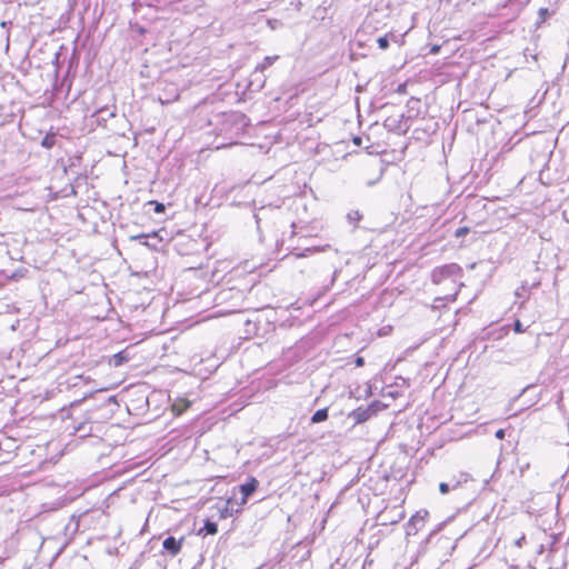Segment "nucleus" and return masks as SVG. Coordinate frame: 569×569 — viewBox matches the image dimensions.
<instances>
[{
	"label": "nucleus",
	"instance_id": "obj_18",
	"mask_svg": "<svg viewBox=\"0 0 569 569\" xmlns=\"http://www.w3.org/2000/svg\"><path fill=\"white\" fill-rule=\"evenodd\" d=\"M74 379H76L77 381H74V382L72 383V386H73V387H77V386H79L80 383H89V382H90V380H91V379H90V377H83V376H77V377H74Z\"/></svg>",
	"mask_w": 569,
	"mask_h": 569
},
{
	"label": "nucleus",
	"instance_id": "obj_16",
	"mask_svg": "<svg viewBox=\"0 0 569 569\" xmlns=\"http://www.w3.org/2000/svg\"><path fill=\"white\" fill-rule=\"evenodd\" d=\"M377 42L381 50H386L389 47V40L386 36L378 38Z\"/></svg>",
	"mask_w": 569,
	"mask_h": 569
},
{
	"label": "nucleus",
	"instance_id": "obj_19",
	"mask_svg": "<svg viewBox=\"0 0 569 569\" xmlns=\"http://www.w3.org/2000/svg\"><path fill=\"white\" fill-rule=\"evenodd\" d=\"M513 330L517 332V333H522L526 331V328L522 326L521 321L520 320H516L515 323H513Z\"/></svg>",
	"mask_w": 569,
	"mask_h": 569
},
{
	"label": "nucleus",
	"instance_id": "obj_21",
	"mask_svg": "<svg viewBox=\"0 0 569 569\" xmlns=\"http://www.w3.org/2000/svg\"><path fill=\"white\" fill-rule=\"evenodd\" d=\"M549 14V11L547 8H541L539 9V17L545 20L547 18V16Z\"/></svg>",
	"mask_w": 569,
	"mask_h": 569
},
{
	"label": "nucleus",
	"instance_id": "obj_9",
	"mask_svg": "<svg viewBox=\"0 0 569 569\" xmlns=\"http://www.w3.org/2000/svg\"><path fill=\"white\" fill-rule=\"evenodd\" d=\"M363 216L359 210H350L347 213V221L357 228L358 223L362 220Z\"/></svg>",
	"mask_w": 569,
	"mask_h": 569
},
{
	"label": "nucleus",
	"instance_id": "obj_26",
	"mask_svg": "<svg viewBox=\"0 0 569 569\" xmlns=\"http://www.w3.org/2000/svg\"><path fill=\"white\" fill-rule=\"evenodd\" d=\"M355 363H356V366H357V367H362V366H363V363H365V360H363V358H362V357H358V358L356 359Z\"/></svg>",
	"mask_w": 569,
	"mask_h": 569
},
{
	"label": "nucleus",
	"instance_id": "obj_14",
	"mask_svg": "<svg viewBox=\"0 0 569 569\" xmlns=\"http://www.w3.org/2000/svg\"><path fill=\"white\" fill-rule=\"evenodd\" d=\"M323 250H325V247L323 248L311 247V248H306L302 252H297V253L291 252V254L295 256L296 258H302V257H307L310 253L323 251Z\"/></svg>",
	"mask_w": 569,
	"mask_h": 569
},
{
	"label": "nucleus",
	"instance_id": "obj_8",
	"mask_svg": "<svg viewBox=\"0 0 569 569\" xmlns=\"http://www.w3.org/2000/svg\"><path fill=\"white\" fill-rule=\"evenodd\" d=\"M515 296L517 299H520L519 308H522L526 301L530 298V288L527 282H523L517 290L515 291Z\"/></svg>",
	"mask_w": 569,
	"mask_h": 569
},
{
	"label": "nucleus",
	"instance_id": "obj_12",
	"mask_svg": "<svg viewBox=\"0 0 569 569\" xmlns=\"http://www.w3.org/2000/svg\"><path fill=\"white\" fill-rule=\"evenodd\" d=\"M328 419V409L327 408H323V409H319L317 410L312 417H311V422L312 423H319V422H322L325 420Z\"/></svg>",
	"mask_w": 569,
	"mask_h": 569
},
{
	"label": "nucleus",
	"instance_id": "obj_17",
	"mask_svg": "<svg viewBox=\"0 0 569 569\" xmlns=\"http://www.w3.org/2000/svg\"><path fill=\"white\" fill-rule=\"evenodd\" d=\"M470 231V229L468 227H460L458 228L456 231H455V237L456 238H461V237H465L466 234H468Z\"/></svg>",
	"mask_w": 569,
	"mask_h": 569
},
{
	"label": "nucleus",
	"instance_id": "obj_31",
	"mask_svg": "<svg viewBox=\"0 0 569 569\" xmlns=\"http://www.w3.org/2000/svg\"><path fill=\"white\" fill-rule=\"evenodd\" d=\"M146 237H147L146 234H139V236L134 237V239H143Z\"/></svg>",
	"mask_w": 569,
	"mask_h": 569
},
{
	"label": "nucleus",
	"instance_id": "obj_33",
	"mask_svg": "<svg viewBox=\"0 0 569 569\" xmlns=\"http://www.w3.org/2000/svg\"><path fill=\"white\" fill-rule=\"evenodd\" d=\"M462 477H463V480H462V481H463V482H467V476H466V475H462Z\"/></svg>",
	"mask_w": 569,
	"mask_h": 569
},
{
	"label": "nucleus",
	"instance_id": "obj_23",
	"mask_svg": "<svg viewBox=\"0 0 569 569\" xmlns=\"http://www.w3.org/2000/svg\"><path fill=\"white\" fill-rule=\"evenodd\" d=\"M406 89H407L406 83H401V84H399V86H398V88H397V92H398V93H406V92H407V90H406Z\"/></svg>",
	"mask_w": 569,
	"mask_h": 569
},
{
	"label": "nucleus",
	"instance_id": "obj_29",
	"mask_svg": "<svg viewBox=\"0 0 569 569\" xmlns=\"http://www.w3.org/2000/svg\"><path fill=\"white\" fill-rule=\"evenodd\" d=\"M353 142H355L356 146H361L362 139L360 137H356L353 139Z\"/></svg>",
	"mask_w": 569,
	"mask_h": 569
},
{
	"label": "nucleus",
	"instance_id": "obj_24",
	"mask_svg": "<svg viewBox=\"0 0 569 569\" xmlns=\"http://www.w3.org/2000/svg\"><path fill=\"white\" fill-rule=\"evenodd\" d=\"M154 211L161 213L164 211V206L162 203H156Z\"/></svg>",
	"mask_w": 569,
	"mask_h": 569
},
{
	"label": "nucleus",
	"instance_id": "obj_6",
	"mask_svg": "<svg viewBox=\"0 0 569 569\" xmlns=\"http://www.w3.org/2000/svg\"><path fill=\"white\" fill-rule=\"evenodd\" d=\"M182 542L183 538L176 539L174 537L169 536L163 540L162 547L169 555L177 556L181 550Z\"/></svg>",
	"mask_w": 569,
	"mask_h": 569
},
{
	"label": "nucleus",
	"instance_id": "obj_13",
	"mask_svg": "<svg viewBox=\"0 0 569 569\" xmlns=\"http://www.w3.org/2000/svg\"><path fill=\"white\" fill-rule=\"evenodd\" d=\"M278 59V56L266 57L263 61L256 67V71H264L267 68L271 67L273 62Z\"/></svg>",
	"mask_w": 569,
	"mask_h": 569
},
{
	"label": "nucleus",
	"instance_id": "obj_32",
	"mask_svg": "<svg viewBox=\"0 0 569 569\" xmlns=\"http://www.w3.org/2000/svg\"><path fill=\"white\" fill-rule=\"evenodd\" d=\"M254 218H256V222H257V224L259 226V222H260V218H259V216H258V214H256V216H254Z\"/></svg>",
	"mask_w": 569,
	"mask_h": 569
},
{
	"label": "nucleus",
	"instance_id": "obj_5",
	"mask_svg": "<svg viewBox=\"0 0 569 569\" xmlns=\"http://www.w3.org/2000/svg\"><path fill=\"white\" fill-rule=\"evenodd\" d=\"M427 516H428V511L427 510L417 511L409 519V522L407 525L408 533H411L412 530H413V532H417L418 530H420L423 527V525H425V519H426Z\"/></svg>",
	"mask_w": 569,
	"mask_h": 569
},
{
	"label": "nucleus",
	"instance_id": "obj_4",
	"mask_svg": "<svg viewBox=\"0 0 569 569\" xmlns=\"http://www.w3.org/2000/svg\"><path fill=\"white\" fill-rule=\"evenodd\" d=\"M375 413H376V409L373 408V405H371L367 408L359 407V408L352 410L348 415V418L352 419L355 421V423H363L367 420H369Z\"/></svg>",
	"mask_w": 569,
	"mask_h": 569
},
{
	"label": "nucleus",
	"instance_id": "obj_27",
	"mask_svg": "<svg viewBox=\"0 0 569 569\" xmlns=\"http://www.w3.org/2000/svg\"><path fill=\"white\" fill-rule=\"evenodd\" d=\"M525 541H526V538H525V536H522L521 538H519V539L516 541V545H517L518 547H521V546H522V543H523Z\"/></svg>",
	"mask_w": 569,
	"mask_h": 569
},
{
	"label": "nucleus",
	"instance_id": "obj_3",
	"mask_svg": "<svg viewBox=\"0 0 569 569\" xmlns=\"http://www.w3.org/2000/svg\"><path fill=\"white\" fill-rule=\"evenodd\" d=\"M116 116V106H104L96 110L91 118L101 127H106L107 121Z\"/></svg>",
	"mask_w": 569,
	"mask_h": 569
},
{
	"label": "nucleus",
	"instance_id": "obj_10",
	"mask_svg": "<svg viewBox=\"0 0 569 569\" xmlns=\"http://www.w3.org/2000/svg\"><path fill=\"white\" fill-rule=\"evenodd\" d=\"M461 480H455L451 483L440 482L439 490L442 495H447L451 489H456L461 485Z\"/></svg>",
	"mask_w": 569,
	"mask_h": 569
},
{
	"label": "nucleus",
	"instance_id": "obj_1",
	"mask_svg": "<svg viewBox=\"0 0 569 569\" xmlns=\"http://www.w3.org/2000/svg\"><path fill=\"white\" fill-rule=\"evenodd\" d=\"M462 274V269L457 263H448L441 267L435 268L431 272V280L433 283L439 284L447 279H452L456 282L457 278Z\"/></svg>",
	"mask_w": 569,
	"mask_h": 569
},
{
	"label": "nucleus",
	"instance_id": "obj_15",
	"mask_svg": "<svg viewBox=\"0 0 569 569\" xmlns=\"http://www.w3.org/2000/svg\"><path fill=\"white\" fill-rule=\"evenodd\" d=\"M54 141H56V138L53 134H47L42 141H41V146L47 148V149H50L53 147L54 144Z\"/></svg>",
	"mask_w": 569,
	"mask_h": 569
},
{
	"label": "nucleus",
	"instance_id": "obj_7",
	"mask_svg": "<svg viewBox=\"0 0 569 569\" xmlns=\"http://www.w3.org/2000/svg\"><path fill=\"white\" fill-rule=\"evenodd\" d=\"M259 481L250 477L248 481L240 486V492L242 495V503H246L248 498L257 490Z\"/></svg>",
	"mask_w": 569,
	"mask_h": 569
},
{
	"label": "nucleus",
	"instance_id": "obj_30",
	"mask_svg": "<svg viewBox=\"0 0 569 569\" xmlns=\"http://www.w3.org/2000/svg\"><path fill=\"white\" fill-rule=\"evenodd\" d=\"M91 396H92V392L84 393V396L82 397V399H81V400H79V401H76V403H79V402H81L82 400H84V399H87V398H89V397H91Z\"/></svg>",
	"mask_w": 569,
	"mask_h": 569
},
{
	"label": "nucleus",
	"instance_id": "obj_25",
	"mask_svg": "<svg viewBox=\"0 0 569 569\" xmlns=\"http://www.w3.org/2000/svg\"><path fill=\"white\" fill-rule=\"evenodd\" d=\"M505 433H506V432H505V430H503V429H499V430H497V431H496V435H495V436H496V438H498V439H503V438H505Z\"/></svg>",
	"mask_w": 569,
	"mask_h": 569
},
{
	"label": "nucleus",
	"instance_id": "obj_22",
	"mask_svg": "<svg viewBox=\"0 0 569 569\" xmlns=\"http://www.w3.org/2000/svg\"><path fill=\"white\" fill-rule=\"evenodd\" d=\"M123 360H124V358L122 357V355H121V353H117V355L114 356V365H116V366L121 365V363L123 362Z\"/></svg>",
	"mask_w": 569,
	"mask_h": 569
},
{
	"label": "nucleus",
	"instance_id": "obj_20",
	"mask_svg": "<svg viewBox=\"0 0 569 569\" xmlns=\"http://www.w3.org/2000/svg\"><path fill=\"white\" fill-rule=\"evenodd\" d=\"M77 432L83 431L84 433L82 436H87L91 432V427L87 430V423H81L79 427L76 428Z\"/></svg>",
	"mask_w": 569,
	"mask_h": 569
},
{
	"label": "nucleus",
	"instance_id": "obj_2",
	"mask_svg": "<svg viewBox=\"0 0 569 569\" xmlns=\"http://www.w3.org/2000/svg\"><path fill=\"white\" fill-rule=\"evenodd\" d=\"M222 129L223 131H236L238 132L244 126L246 117L239 112L224 113L222 116Z\"/></svg>",
	"mask_w": 569,
	"mask_h": 569
},
{
	"label": "nucleus",
	"instance_id": "obj_11",
	"mask_svg": "<svg viewBox=\"0 0 569 569\" xmlns=\"http://www.w3.org/2000/svg\"><path fill=\"white\" fill-rule=\"evenodd\" d=\"M199 532H204V535H216L218 532V525L211 520H207Z\"/></svg>",
	"mask_w": 569,
	"mask_h": 569
},
{
	"label": "nucleus",
	"instance_id": "obj_28",
	"mask_svg": "<svg viewBox=\"0 0 569 569\" xmlns=\"http://www.w3.org/2000/svg\"><path fill=\"white\" fill-rule=\"evenodd\" d=\"M457 293L458 292L456 291L453 295L447 296L445 299L450 300V301H455L456 297H457Z\"/></svg>",
	"mask_w": 569,
	"mask_h": 569
}]
</instances>
